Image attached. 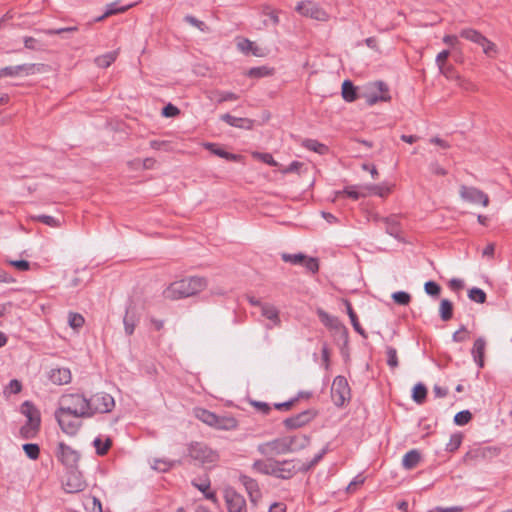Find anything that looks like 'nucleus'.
Here are the masks:
<instances>
[{
    "instance_id": "f257e3e1",
    "label": "nucleus",
    "mask_w": 512,
    "mask_h": 512,
    "mask_svg": "<svg viewBox=\"0 0 512 512\" xmlns=\"http://www.w3.org/2000/svg\"><path fill=\"white\" fill-rule=\"evenodd\" d=\"M207 281L203 277H188L172 282L163 290V297L169 300L187 298L203 291Z\"/></svg>"
},
{
    "instance_id": "f03ea898",
    "label": "nucleus",
    "mask_w": 512,
    "mask_h": 512,
    "mask_svg": "<svg viewBox=\"0 0 512 512\" xmlns=\"http://www.w3.org/2000/svg\"><path fill=\"white\" fill-rule=\"evenodd\" d=\"M58 411L73 416L89 418L87 397L80 393L63 394L58 401Z\"/></svg>"
},
{
    "instance_id": "7ed1b4c3",
    "label": "nucleus",
    "mask_w": 512,
    "mask_h": 512,
    "mask_svg": "<svg viewBox=\"0 0 512 512\" xmlns=\"http://www.w3.org/2000/svg\"><path fill=\"white\" fill-rule=\"evenodd\" d=\"M89 418L96 414L109 413L115 407L114 398L106 392H97L87 398Z\"/></svg>"
},
{
    "instance_id": "20e7f679",
    "label": "nucleus",
    "mask_w": 512,
    "mask_h": 512,
    "mask_svg": "<svg viewBox=\"0 0 512 512\" xmlns=\"http://www.w3.org/2000/svg\"><path fill=\"white\" fill-rule=\"evenodd\" d=\"M189 456L201 464H214L219 460L217 451L202 442H193L188 446Z\"/></svg>"
},
{
    "instance_id": "39448f33",
    "label": "nucleus",
    "mask_w": 512,
    "mask_h": 512,
    "mask_svg": "<svg viewBox=\"0 0 512 512\" xmlns=\"http://www.w3.org/2000/svg\"><path fill=\"white\" fill-rule=\"evenodd\" d=\"M331 396L336 406H343L350 399L351 391L344 376H336L331 387Z\"/></svg>"
},
{
    "instance_id": "423d86ee",
    "label": "nucleus",
    "mask_w": 512,
    "mask_h": 512,
    "mask_svg": "<svg viewBox=\"0 0 512 512\" xmlns=\"http://www.w3.org/2000/svg\"><path fill=\"white\" fill-rule=\"evenodd\" d=\"M54 415L61 430L69 436H74L78 433L82 426L81 419L84 418L73 416V414L64 413L58 410H55Z\"/></svg>"
},
{
    "instance_id": "0eeeda50",
    "label": "nucleus",
    "mask_w": 512,
    "mask_h": 512,
    "mask_svg": "<svg viewBox=\"0 0 512 512\" xmlns=\"http://www.w3.org/2000/svg\"><path fill=\"white\" fill-rule=\"evenodd\" d=\"M296 11L305 17H310L317 21L328 20V14L317 3L307 0L301 1L296 6Z\"/></svg>"
},
{
    "instance_id": "6e6552de",
    "label": "nucleus",
    "mask_w": 512,
    "mask_h": 512,
    "mask_svg": "<svg viewBox=\"0 0 512 512\" xmlns=\"http://www.w3.org/2000/svg\"><path fill=\"white\" fill-rule=\"evenodd\" d=\"M300 471V464L293 460L277 461L273 460L272 476L280 479H290Z\"/></svg>"
},
{
    "instance_id": "1a4fd4ad",
    "label": "nucleus",
    "mask_w": 512,
    "mask_h": 512,
    "mask_svg": "<svg viewBox=\"0 0 512 512\" xmlns=\"http://www.w3.org/2000/svg\"><path fill=\"white\" fill-rule=\"evenodd\" d=\"M257 450L261 455L267 458L288 453L285 437L261 443L258 445Z\"/></svg>"
},
{
    "instance_id": "9d476101",
    "label": "nucleus",
    "mask_w": 512,
    "mask_h": 512,
    "mask_svg": "<svg viewBox=\"0 0 512 512\" xmlns=\"http://www.w3.org/2000/svg\"><path fill=\"white\" fill-rule=\"evenodd\" d=\"M56 457L57 459L66 467L74 468L76 467L80 454L78 451L68 446L64 442H59L56 449Z\"/></svg>"
},
{
    "instance_id": "9b49d317",
    "label": "nucleus",
    "mask_w": 512,
    "mask_h": 512,
    "mask_svg": "<svg viewBox=\"0 0 512 512\" xmlns=\"http://www.w3.org/2000/svg\"><path fill=\"white\" fill-rule=\"evenodd\" d=\"M462 200L472 204H482L486 207L489 204V197L476 187L462 185L459 191Z\"/></svg>"
},
{
    "instance_id": "f8f14e48",
    "label": "nucleus",
    "mask_w": 512,
    "mask_h": 512,
    "mask_svg": "<svg viewBox=\"0 0 512 512\" xmlns=\"http://www.w3.org/2000/svg\"><path fill=\"white\" fill-rule=\"evenodd\" d=\"M21 413L27 417V425L22 428V432L28 429L32 431L38 430L40 426V413L38 409L29 401H25L21 406Z\"/></svg>"
},
{
    "instance_id": "ddd939ff",
    "label": "nucleus",
    "mask_w": 512,
    "mask_h": 512,
    "mask_svg": "<svg viewBox=\"0 0 512 512\" xmlns=\"http://www.w3.org/2000/svg\"><path fill=\"white\" fill-rule=\"evenodd\" d=\"M224 498L228 512H246V501L242 495L233 488H226Z\"/></svg>"
},
{
    "instance_id": "4468645a",
    "label": "nucleus",
    "mask_w": 512,
    "mask_h": 512,
    "mask_svg": "<svg viewBox=\"0 0 512 512\" xmlns=\"http://www.w3.org/2000/svg\"><path fill=\"white\" fill-rule=\"evenodd\" d=\"M315 416L316 412L314 410L308 409L297 415L286 418L283 423L288 429H297L308 424L314 419Z\"/></svg>"
},
{
    "instance_id": "2eb2a0df",
    "label": "nucleus",
    "mask_w": 512,
    "mask_h": 512,
    "mask_svg": "<svg viewBox=\"0 0 512 512\" xmlns=\"http://www.w3.org/2000/svg\"><path fill=\"white\" fill-rule=\"evenodd\" d=\"M86 482L82 475L76 471H70L64 483V489L67 493H78L85 489Z\"/></svg>"
},
{
    "instance_id": "dca6fc26",
    "label": "nucleus",
    "mask_w": 512,
    "mask_h": 512,
    "mask_svg": "<svg viewBox=\"0 0 512 512\" xmlns=\"http://www.w3.org/2000/svg\"><path fill=\"white\" fill-rule=\"evenodd\" d=\"M311 438L306 434L285 436L288 453H294L305 449L310 444Z\"/></svg>"
},
{
    "instance_id": "f3484780",
    "label": "nucleus",
    "mask_w": 512,
    "mask_h": 512,
    "mask_svg": "<svg viewBox=\"0 0 512 512\" xmlns=\"http://www.w3.org/2000/svg\"><path fill=\"white\" fill-rule=\"evenodd\" d=\"M35 64H20L16 66H7L0 68V78L3 77H16L21 74L31 75L34 73Z\"/></svg>"
},
{
    "instance_id": "a211bd4d",
    "label": "nucleus",
    "mask_w": 512,
    "mask_h": 512,
    "mask_svg": "<svg viewBox=\"0 0 512 512\" xmlns=\"http://www.w3.org/2000/svg\"><path fill=\"white\" fill-rule=\"evenodd\" d=\"M460 36L473 42V43L480 45L483 48L485 53H487L488 50L490 49V47L492 46V43L490 41H488L485 36H483L477 30H474L471 28L463 29L460 32Z\"/></svg>"
},
{
    "instance_id": "6ab92c4d",
    "label": "nucleus",
    "mask_w": 512,
    "mask_h": 512,
    "mask_svg": "<svg viewBox=\"0 0 512 512\" xmlns=\"http://www.w3.org/2000/svg\"><path fill=\"white\" fill-rule=\"evenodd\" d=\"M499 453H500V450L496 447H491V446L479 447V448L470 450L466 454V457L469 459H474V460H478V459L486 460V459H492V458L498 456Z\"/></svg>"
},
{
    "instance_id": "aec40b11",
    "label": "nucleus",
    "mask_w": 512,
    "mask_h": 512,
    "mask_svg": "<svg viewBox=\"0 0 512 512\" xmlns=\"http://www.w3.org/2000/svg\"><path fill=\"white\" fill-rule=\"evenodd\" d=\"M239 480L241 484L245 487L250 497V500L252 502L258 501V499L261 497V491L257 481L247 475H241L239 477Z\"/></svg>"
},
{
    "instance_id": "412c9836",
    "label": "nucleus",
    "mask_w": 512,
    "mask_h": 512,
    "mask_svg": "<svg viewBox=\"0 0 512 512\" xmlns=\"http://www.w3.org/2000/svg\"><path fill=\"white\" fill-rule=\"evenodd\" d=\"M486 349V341L483 337H478L473 344L471 355L479 369L484 367V354Z\"/></svg>"
},
{
    "instance_id": "4be33fe9",
    "label": "nucleus",
    "mask_w": 512,
    "mask_h": 512,
    "mask_svg": "<svg viewBox=\"0 0 512 512\" xmlns=\"http://www.w3.org/2000/svg\"><path fill=\"white\" fill-rule=\"evenodd\" d=\"M374 86L380 92V94L376 92L370 93L367 96V103L369 105H373L379 101H388L390 99V96L388 95L387 85L384 82L378 81L374 84Z\"/></svg>"
},
{
    "instance_id": "5701e85b",
    "label": "nucleus",
    "mask_w": 512,
    "mask_h": 512,
    "mask_svg": "<svg viewBox=\"0 0 512 512\" xmlns=\"http://www.w3.org/2000/svg\"><path fill=\"white\" fill-rule=\"evenodd\" d=\"M221 120H223L224 122H226L228 125H230L232 127L247 129V130L252 129L253 123H254L253 120H251V119L235 117L229 113L223 114L221 116Z\"/></svg>"
},
{
    "instance_id": "b1692460",
    "label": "nucleus",
    "mask_w": 512,
    "mask_h": 512,
    "mask_svg": "<svg viewBox=\"0 0 512 512\" xmlns=\"http://www.w3.org/2000/svg\"><path fill=\"white\" fill-rule=\"evenodd\" d=\"M49 379L56 385L68 384L71 381V372L68 368L52 369L49 373Z\"/></svg>"
},
{
    "instance_id": "393cba45",
    "label": "nucleus",
    "mask_w": 512,
    "mask_h": 512,
    "mask_svg": "<svg viewBox=\"0 0 512 512\" xmlns=\"http://www.w3.org/2000/svg\"><path fill=\"white\" fill-rule=\"evenodd\" d=\"M386 232L394 238H399L401 229L396 216H390L382 219Z\"/></svg>"
},
{
    "instance_id": "a878e982",
    "label": "nucleus",
    "mask_w": 512,
    "mask_h": 512,
    "mask_svg": "<svg viewBox=\"0 0 512 512\" xmlns=\"http://www.w3.org/2000/svg\"><path fill=\"white\" fill-rule=\"evenodd\" d=\"M421 460V455L418 450L412 449L408 451L402 459V466L406 470L415 468Z\"/></svg>"
},
{
    "instance_id": "bb28decb",
    "label": "nucleus",
    "mask_w": 512,
    "mask_h": 512,
    "mask_svg": "<svg viewBox=\"0 0 512 512\" xmlns=\"http://www.w3.org/2000/svg\"><path fill=\"white\" fill-rule=\"evenodd\" d=\"M339 194H345L353 200H358L367 196V190L365 185H351L345 187L343 191L339 192Z\"/></svg>"
},
{
    "instance_id": "cd10ccee",
    "label": "nucleus",
    "mask_w": 512,
    "mask_h": 512,
    "mask_svg": "<svg viewBox=\"0 0 512 512\" xmlns=\"http://www.w3.org/2000/svg\"><path fill=\"white\" fill-rule=\"evenodd\" d=\"M261 313L262 316L270 320L273 325H278L280 323L279 311L275 306L270 304H263L261 305Z\"/></svg>"
},
{
    "instance_id": "c85d7f7f",
    "label": "nucleus",
    "mask_w": 512,
    "mask_h": 512,
    "mask_svg": "<svg viewBox=\"0 0 512 512\" xmlns=\"http://www.w3.org/2000/svg\"><path fill=\"white\" fill-rule=\"evenodd\" d=\"M345 306H346V310H347V314L350 318V321H351V324L354 328V330L359 333L361 336H363L364 338L367 337L364 329L361 327L359 321H358V317L356 315V313L354 312L353 308H352V305L349 301H345Z\"/></svg>"
},
{
    "instance_id": "c756f323",
    "label": "nucleus",
    "mask_w": 512,
    "mask_h": 512,
    "mask_svg": "<svg viewBox=\"0 0 512 512\" xmlns=\"http://www.w3.org/2000/svg\"><path fill=\"white\" fill-rule=\"evenodd\" d=\"M302 145L304 148H306L310 151L316 152L320 155L326 154L329 150L325 144L320 143L319 141H317L315 139H305V140H303Z\"/></svg>"
},
{
    "instance_id": "7c9ffc66",
    "label": "nucleus",
    "mask_w": 512,
    "mask_h": 512,
    "mask_svg": "<svg viewBox=\"0 0 512 512\" xmlns=\"http://www.w3.org/2000/svg\"><path fill=\"white\" fill-rule=\"evenodd\" d=\"M209 98L215 100L217 103H223L226 101H235L239 96L230 91L216 90L210 93Z\"/></svg>"
},
{
    "instance_id": "2f4dec72",
    "label": "nucleus",
    "mask_w": 512,
    "mask_h": 512,
    "mask_svg": "<svg viewBox=\"0 0 512 512\" xmlns=\"http://www.w3.org/2000/svg\"><path fill=\"white\" fill-rule=\"evenodd\" d=\"M117 56V51H110L96 57L94 62L99 68H107L116 60Z\"/></svg>"
},
{
    "instance_id": "473e14b6",
    "label": "nucleus",
    "mask_w": 512,
    "mask_h": 512,
    "mask_svg": "<svg viewBox=\"0 0 512 512\" xmlns=\"http://www.w3.org/2000/svg\"><path fill=\"white\" fill-rule=\"evenodd\" d=\"M342 97L347 102H353L357 99L356 87L350 80H345L342 84Z\"/></svg>"
},
{
    "instance_id": "72a5a7b5",
    "label": "nucleus",
    "mask_w": 512,
    "mask_h": 512,
    "mask_svg": "<svg viewBox=\"0 0 512 512\" xmlns=\"http://www.w3.org/2000/svg\"><path fill=\"white\" fill-rule=\"evenodd\" d=\"M328 450H329V447H328V445H326L319 453H317L313 457V459L311 461L300 463V471L301 472L309 471L311 468H313L315 465H317L322 460V458L328 452Z\"/></svg>"
},
{
    "instance_id": "f704fd0d",
    "label": "nucleus",
    "mask_w": 512,
    "mask_h": 512,
    "mask_svg": "<svg viewBox=\"0 0 512 512\" xmlns=\"http://www.w3.org/2000/svg\"><path fill=\"white\" fill-rule=\"evenodd\" d=\"M196 416L199 420H201L203 423L214 427L217 423V415L209 410L206 409H199L196 411Z\"/></svg>"
},
{
    "instance_id": "c9c22d12",
    "label": "nucleus",
    "mask_w": 512,
    "mask_h": 512,
    "mask_svg": "<svg viewBox=\"0 0 512 512\" xmlns=\"http://www.w3.org/2000/svg\"><path fill=\"white\" fill-rule=\"evenodd\" d=\"M440 318L443 321H448L453 316V304L448 299H442L439 306Z\"/></svg>"
},
{
    "instance_id": "e433bc0d",
    "label": "nucleus",
    "mask_w": 512,
    "mask_h": 512,
    "mask_svg": "<svg viewBox=\"0 0 512 512\" xmlns=\"http://www.w3.org/2000/svg\"><path fill=\"white\" fill-rule=\"evenodd\" d=\"M252 468L261 474L272 476L273 460H256L254 461Z\"/></svg>"
},
{
    "instance_id": "4c0bfd02",
    "label": "nucleus",
    "mask_w": 512,
    "mask_h": 512,
    "mask_svg": "<svg viewBox=\"0 0 512 512\" xmlns=\"http://www.w3.org/2000/svg\"><path fill=\"white\" fill-rule=\"evenodd\" d=\"M237 427V421L233 417H217L214 428L219 430H233Z\"/></svg>"
},
{
    "instance_id": "58836bf2",
    "label": "nucleus",
    "mask_w": 512,
    "mask_h": 512,
    "mask_svg": "<svg viewBox=\"0 0 512 512\" xmlns=\"http://www.w3.org/2000/svg\"><path fill=\"white\" fill-rule=\"evenodd\" d=\"M365 188L367 190V195L373 194L377 195L379 197H386L390 192L391 188L386 185H365Z\"/></svg>"
},
{
    "instance_id": "ea45409f",
    "label": "nucleus",
    "mask_w": 512,
    "mask_h": 512,
    "mask_svg": "<svg viewBox=\"0 0 512 512\" xmlns=\"http://www.w3.org/2000/svg\"><path fill=\"white\" fill-rule=\"evenodd\" d=\"M427 395V389L424 384L417 383L413 388L412 398L417 404H422Z\"/></svg>"
},
{
    "instance_id": "a19ab883",
    "label": "nucleus",
    "mask_w": 512,
    "mask_h": 512,
    "mask_svg": "<svg viewBox=\"0 0 512 512\" xmlns=\"http://www.w3.org/2000/svg\"><path fill=\"white\" fill-rule=\"evenodd\" d=\"M93 445L98 455H105L111 447L112 441L110 438H106L105 441H103L100 437H97L94 439Z\"/></svg>"
},
{
    "instance_id": "79ce46f5",
    "label": "nucleus",
    "mask_w": 512,
    "mask_h": 512,
    "mask_svg": "<svg viewBox=\"0 0 512 512\" xmlns=\"http://www.w3.org/2000/svg\"><path fill=\"white\" fill-rule=\"evenodd\" d=\"M84 317L79 313L70 312L68 315V324L74 329L78 330L84 325Z\"/></svg>"
},
{
    "instance_id": "37998d69",
    "label": "nucleus",
    "mask_w": 512,
    "mask_h": 512,
    "mask_svg": "<svg viewBox=\"0 0 512 512\" xmlns=\"http://www.w3.org/2000/svg\"><path fill=\"white\" fill-rule=\"evenodd\" d=\"M272 74V69L267 66L253 67L248 70L247 75L253 78H261Z\"/></svg>"
},
{
    "instance_id": "c03bdc74",
    "label": "nucleus",
    "mask_w": 512,
    "mask_h": 512,
    "mask_svg": "<svg viewBox=\"0 0 512 512\" xmlns=\"http://www.w3.org/2000/svg\"><path fill=\"white\" fill-rule=\"evenodd\" d=\"M281 258L284 262L291 263L293 265H302L303 261H305V254H303V253H296V254L283 253L281 255Z\"/></svg>"
},
{
    "instance_id": "a18cd8bd",
    "label": "nucleus",
    "mask_w": 512,
    "mask_h": 512,
    "mask_svg": "<svg viewBox=\"0 0 512 512\" xmlns=\"http://www.w3.org/2000/svg\"><path fill=\"white\" fill-rule=\"evenodd\" d=\"M136 322L137 320L135 316L130 315L129 311L127 310L123 318L124 329L127 335H132L134 333Z\"/></svg>"
},
{
    "instance_id": "49530a36",
    "label": "nucleus",
    "mask_w": 512,
    "mask_h": 512,
    "mask_svg": "<svg viewBox=\"0 0 512 512\" xmlns=\"http://www.w3.org/2000/svg\"><path fill=\"white\" fill-rule=\"evenodd\" d=\"M23 450L29 459L36 460L39 458L40 448L37 444L26 443L23 445Z\"/></svg>"
},
{
    "instance_id": "de8ad7c7",
    "label": "nucleus",
    "mask_w": 512,
    "mask_h": 512,
    "mask_svg": "<svg viewBox=\"0 0 512 512\" xmlns=\"http://www.w3.org/2000/svg\"><path fill=\"white\" fill-rule=\"evenodd\" d=\"M129 7H130V5L129 6L119 7L117 2L110 3L109 5H107V8H106V11H105L104 15L98 17L97 20L100 21V20L104 19L107 16H110V15H113V14H116V13H119V12H124Z\"/></svg>"
},
{
    "instance_id": "09e8293b",
    "label": "nucleus",
    "mask_w": 512,
    "mask_h": 512,
    "mask_svg": "<svg viewBox=\"0 0 512 512\" xmlns=\"http://www.w3.org/2000/svg\"><path fill=\"white\" fill-rule=\"evenodd\" d=\"M462 443V435L460 433H454L450 436L449 442L446 444V451H456Z\"/></svg>"
},
{
    "instance_id": "8fccbe9b",
    "label": "nucleus",
    "mask_w": 512,
    "mask_h": 512,
    "mask_svg": "<svg viewBox=\"0 0 512 512\" xmlns=\"http://www.w3.org/2000/svg\"><path fill=\"white\" fill-rule=\"evenodd\" d=\"M468 297L476 303H484L486 301V293L480 288H472L468 292Z\"/></svg>"
},
{
    "instance_id": "3c124183",
    "label": "nucleus",
    "mask_w": 512,
    "mask_h": 512,
    "mask_svg": "<svg viewBox=\"0 0 512 512\" xmlns=\"http://www.w3.org/2000/svg\"><path fill=\"white\" fill-rule=\"evenodd\" d=\"M387 364L390 368L398 367L397 350L392 346L386 347Z\"/></svg>"
},
{
    "instance_id": "603ef678",
    "label": "nucleus",
    "mask_w": 512,
    "mask_h": 512,
    "mask_svg": "<svg viewBox=\"0 0 512 512\" xmlns=\"http://www.w3.org/2000/svg\"><path fill=\"white\" fill-rule=\"evenodd\" d=\"M449 55H450V51L449 50H443L440 53H438V55L436 56V59H435V63L437 65L439 71L443 75H446L445 62L448 59Z\"/></svg>"
},
{
    "instance_id": "864d4df0",
    "label": "nucleus",
    "mask_w": 512,
    "mask_h": 512,
    "mask_svg": "<svg viewBox=\"0 0 512 512\" xmlns=\"http://www.w3.org/2000/svg\"><path fill=\"white\" fill-rule=\"evenodd\" d=\"M205 147L207 149H209L213 154H215V155H217V156H219L221 158L228 159V160L235 159V155L234 154L226 152L223 149L216 147L212 143H206Z\"/></svg>"
},
{
    "instance_id": "5fc2aeb1",
    "label": "nucleus",
    "mask_w": 512,
    "mask_h": 512,
    "mask_svg": "<svg viewBox=\"0 0 512 512\" xmlns=\"http://www.w3.org/2000/svg\"><path fill=\"white\" fill-rule=\"evenodd\" d=\"M392 299L399 305H408L411 301V296L405 291H397L392 294Z\"/></svg>"
},
{
    "instance_id": "6e6d98bb",
    "label": "nucleus",
    "mask_w": 512,
    "mask_h": 512,
    "mask_svg": "<svg viewBox=\"0 0 512 512\" xmlns=\"http://www.w3.org/2000/svg\"><path fill=\"white\" fill-rule=\"evenodd\" d=\"M472 418V414L468 410H463L454 416V423L459 426H463L467 424Z\"/></svg>"
},
{
    "instance_id": "4d7b16f0",
    "label": "nucleus",
    "mask_w": 512,
    "mask_h": 512,
    "mask_svg": "<svg viewBox=\"0 0 512 512\" xmlns=\"http://www.w3.org/2000/svg\"><path fill=\"white\" fill-rule=\"evenodd\" d=\"M318 315L322 321V323L327 326V327H330V328H335L337 326V323H338V320L337 318L329 315L328 313H326L325 311L323 310H319L318 311Z\"/></svg>"
},
{
    "instance_id": "13d9d810",
    "label": "nucleus",
    "mask_w": 512,
    "mask_h": 512,
    "mask_svg": "<svg viewBox=\"0 0 512 512\" xmlns=\"http://www.w3.org/2000/svg\"><path fill=\"white\" fill-rule=\"evenodd\" d=\"M184 20H185V22H187L190 25L199 29L201 32H206L208 30L207 25L203 21L197 19L196 17H194L192 15H186L184 17Z\"/></svg>"
},
{
    "instance_id": "bf43d9fd",
    "label": "nucleus",
    "mask_w": 512,
    "mask_h": 512,
    "mask_svg": "<svg viewBox=\"0 0 512 512\" xmlns=\"http://www.w3.org/2000/svg\"><path fill=\"white\" fill-rule=\"evenodd\" d=\"M301 266H304L311 273H316L319 270L318 260L314 257H308L306 255L305 261H303Z\"/></svg>"
},
{
    "instance_id": "052dcab7",
    "label": "nucleus",
    "mask_w": 512,
    "mask_h": 512,
    "mask_svg": "<svg viewBox=\"0 0 512 512\" xmlns=\"http://www.w3.org/2000/svg\"><path fill=\"white\" fill-rule=\"evenodd\" d=\"M36 219L47 225V226H50V227H59L60 226V221L58 219H56L55 217L53 216H50V215H39L36 217Z\"/></svg>"
},
{
    "instance_id": "680f3d73",
    "label": "nucleus",
    "mask_w": 512,
    "mask_h": 512,
    "mask_svg": "<svg viewBox=\"0 0 512 512\" xmlns=\"http://www.w3.org/2000/svg\"><path fill=\"white\" fill-rule=\"evenodd\" d=\"M467 339H468V332H467L466 327L464 325H462L452 335V340L454 342H457V343L465 342Z\"/></svg>"
},
{
    "instance_id": "e2e57ef3",
    "label": "nucleus",
    "mask_w": 512,
    "mask_h": 512,
    "mask_svg": "<svg viewBox=\"0 0 512 512\" xmlns=\"http://www.w3.org/2000/svg\"><path fill=\"white\" fill-rule=\"evenodd\" d=\"M424 290L430 296H438L440 293V286L434 281H427L424 285Z\"/></svg>"
},
{
    "instance_id": "0e129e2a",
    "label": "nucleus",
    "mask_w": 512,
    "mask_h": 512,
    "mask_svg": "<svg viewBox=\"0 0 512 512\" xmlns=\"http://www.w3.org/2000/svg\"><path fill=\"white\" fill-rule=\"evenodd\" d=\"M9 265L13 266L18 271H28L30 269V263L26 260H9Z\"/></svg>"
},
{
    "instance_id": "69168bd1",
    "label": "nucleus",
    "mask_w": 512,
    "mask_h": 512,
    "mask_svg": "<svg viewBox=\"0 0 512 512\" xmlns=\"http://www.w3.org/2000/svg\"><path fill=\"white\" fill-rule=\"evenodd\" d=\"M192 484L203 494H205L210 489V480L208 478L202 479L200 481H193Z\"/></svg>"
},
{
    "instance_id": "338daca9",
    "label": "nucleus",
    "mask_w": 512,
    "mask_h": 512,
    "mask_svg": "<svg viewBox=\"0 0 512 512\" xmlns=\"http://www.w3.org/2000/svg\"><path fill=\"white\" fill-rule=\"evenodd\" d=\"M253 46H254V43L246 38L242 39L237 44L238 49L246 54L252 50Z\"/></svg>"
},
{
    "instance_id": "774afa93",
    "label": "nucleus",
    "mask_w": 512,
    "mask_h": 512,
    "mask_svg": "<svg viewBox=\"0 0 512 512\" xmlns=\"http://www.w3.org/2000/svg\"><path fill=\"white\" fill-rule=\"evenodd\" d=\"M429 170L431 173L438 176H445L447 174V170L443 168L438 162H431L429 165Z\"/></svg>"
}]
</instances>
